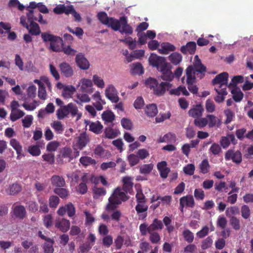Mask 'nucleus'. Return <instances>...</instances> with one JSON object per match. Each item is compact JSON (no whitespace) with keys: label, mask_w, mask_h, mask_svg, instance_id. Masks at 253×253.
I'll use <instances>...</instances> for the list:
<instances>
[{"label":"nucleus","mask_w":253,"mask_h":253,"mask_svg":"<svg viewBox=\"0 0 253 253\" xmlns=\"http://www.w3.org/2000/svg\"><path fill=\"white\" fill-rule=\"evenodd\" d=\"M231 93L233 100L236 102H240L243 98L244 94L239 88L234 87L231 90Z\"/></svg>","instance_id":"nucleus-36"},{"label":"nucleus","mask_w":253,"mask_h":253,"mask_svg":"<svg viewBox=\"0 0 253 253\" xmlns=\"http://www.w3.org/2000/svg\"><path fill=\"white\" fill-rule=\"evenodd\" d=\"M171 86L172 84L168 82H161L160 84L158 83L154 88V93L157 96H162L165 94L166 89H168Z\"/></svg>","instance_id":"nucleus-11"},{"label":"nucleus","mask_w":253,"mask_h":253,"mask_svg":"<svg viewBox=\"0 0 253 253\" xmlns=\"http://www.w3.org/2000/svg\"><path fill=\"white\" fill-rule=\"evenodd\" d=\"M183 238L187 243H191L194 239V234L189 229H185L182 232Z\"/></svg>","instance_id":"nucleus-48"},{"label":"nucleus","mask_w":253,"mask_h":253,"mask_svg":"<svg viewBox=\"0 0 253 253\" xmlns=\"http://www.w3.org/2000/svg\"><path fill=\"white\" fill-rule=\"evenodd\" d=\"M92 192L94 199H98L99 197L104 196L106 194V191L104 188L96 186L93 188Z\"/></svg>","instance_id":"nucleus-42"},{"label":"nucleus","mask_w":253,"mask_h":253,"mask_svg":"<svg viewBox=\"0 0 253 253\" xmlns=\"http://www.w3.org/2000/svg\"><path fill=\"white\" fill-rule=\"evenodd\" d=\"M104 133L106 137L110 139L116 137L118 134V131L114 130L111 127L106 128Z\"/></svg>","instance_id":"nucleus-57"},{"label":"nucleus","mask_w":253,"mask_h":253,"mask_svg":"<svg viewBox=\"0 0 253 253\" xmlns=\"http://www.w3.org/2000/svg\"><path fill=\"white\" fill-rule=\"evenodd\" d=\"M76 62L78 66L81 69L87 70L89 67V63L87 59L84 57V55L79 53L76 55Z\"/></svg>","instance_id":"nucleus-13"},{"label":"nucleus","mask_w":253,"mask_h":253,"mask_svg":"<svg viewBox=\"0 0 253 253\" xmlns=\"http://www.w3.org/2000/svg\"><path fill=\"white\" fill-rule=\"evenodd\" d=\"M102 128L103 126L99 121L92 122L89 125V130L95 134L100 133Z\"/></svg>","instance_id":"nucleus-34"},{"label":"nucleus","mask_w":253,"mask_h":253,"mask_svg":"<svg viewBox=\"0 0 253 253\" xmlns=\"http://www.w3.org/2000/svg\"><path fill=\"white\" fill-rule=\"evenodd\" d=\"M212 243L213 241L211 237L209 236L202 241L201 248L202 250H207L212 246Z\"/></svg>","instance_id":"nucleus-60"},{"label":"nucleus","mask_w":253,"mask_h":253,"mask_svg":"<svg viewBox=\"0 0 253 253\" xmlns=\"http://www.w3.org/2000/svg\"><path fill=\"white\" fill-rule=\"evenodd\" d=\"M176 135L174 133L169 132L165 134L163 137H160L158 140L159 143L169 142L176 140Z\"/></svg>","instance_id":"nucleus-40"},{"label":"nucleus","mask_w":253,"mask_h":253,"mask_svg":"<svg viewBox=\"0 0 253 253\" xmlns=\"http://www.w3.org/2000/svg\"><path fill=\"white\" fill-rule=\"evenodd\" d=\"M80 163L84 166H88L89 165H94L96 161L94 159L87 156L82 157L80 159Z\"/></svg>","instance_id":"nucleus-55"},{"label":"nucleus","mask_w":253,"mask_h":253,"mask_svg":"<svg viewBox=\"0 0 253 253\" xmlns=\"http://www.w3.org/2000/svg\"><path fill=\"white\" fill-rule=\"evenodd\" d=\"M131 74L132 75H142L144 73V69L141 63L138 62L131 65Z\"/></svg>","instance_id":"nucleus-35"},{"label":"nucleus","mask_w":253,"mask_h":253,"mask_svg":"<svg viewBox=\"0 0 253 253\" xmlns=\"http://www.w3.org/2000/svg\"><path fill=\"white\" fill-rule=\"evenodd\" d=\"M29 29H27L30 34L32 35L37 36L41 33V30L39 25L36 22H31L29 25Z\"/></svg>","instance_id":"nucleus-38"},{"label":"nucleus","mask_w":253,"mask_h":253,"mask_svg":"<svg viewBox=\"0 0 253 253\" xmlns=\"http://www.w3.org/2000/svg\"><path fill=\"white\" fill-rule=\"evenodd\" d=\"M101 117L105 124L111 123L115 119V115L111 110L104 111L101 115Z\"/></svg>","instance_id":"nucleus-29"},{"label":"nucleus","mask_w":253,"mask_h":253,"mask_svg":"<svg viewBox=\"0 0 253 253\" xmlns=\"http://www.w3.org/2000/svg\"><path fill=\"white\" fill-rule=\"evenodd\" d=\"M55 227L62 232L66 233L70 229V222L64 218L56 219L55 222Z\"/></svg>","instance_id":"nucleus-9"},{"label":"nucleus","mask_w":253,"mask_h":253,"mask_svg":"<svg viewBox=\"0 0 253 253\" xmlns=\"http://www.w3.org/2000/svg\"><path fill=\"white\" fill-rule=\"evenodd\" d=\"M169 93L176 96H179L181 94L185 96H189L190 94L186 87L183 85H179L176 88L171 89Z\"/></svg>","instance_id":"nucleus-28"},{"label":"nucleus","mask_w":253,"mask_h":253,"mask_svg":"<svg viewBox=\"0 0 253 253\" xmlns=\"http://www.w3.org/2000/svg\"><path fill=\"white\" fill-rule=\"evenodd\" d=\"M25 115V113L21 110H17L13 112H11L10 119L12 122H15L17 120L23 117Z\"/></svg>","instance_id":"nucleus-43"},{"label":"nucleus","mask_w":253,"mask_h":253,"mask_svg":"<svg viewBox=\"0 0 253 253\" xmlns=\"http://www.w3.org/2000/svg\"><path fill=\"white\" fill-rule=\"evenodd\" d=\"M81 89L83 92L90 93L92 92L91 87L92 86V81L89 79H82L81 80Z\"/></svg>","instance_id":"nucleus-23"},{"label":"nucleus","mask_w":253,"mask_h":253,"mask_svg":"<svg viewBox=\"0 0 253 253\" xmlns=\"http://www.w3.org/2000/svg\"><path fill=\"white\" fill-rule=\"evenodd\" d=\"M132 178L130 176L124 177L122 181L123 182V185L122 189L126 192H130L132 189L133 183L132 182Z\"/></svg>","instance_id":"nucleus-24"},{"label":"nucleus","mask_w":253,"mask_h":253,"mask_svg":"<svg viewBox=\"0 0 253 253\" xmlns=\"http://www.w3.org/2000/svg\"><path fill=\"white\" fill-rule=\"evenodd\" d=\"M35 14V13L34 10H29V12L27 13V20L30 23H31V22H35L34 21H38L41 24H47V21L42 19V16L41 14H38L39 19L34 18Z\"/></svg>","instance_id":"nucleus-20"},{"label":"nucleus","mask_w":253,"mask_h":253,"mask_svg":"<svg viewBox=\"0 0 253 253\" xmlns=\"http://www.w3.org/2000/svg\"><path fill=\"white\" fill-rule=\"evenodd\" d=\"M66 212L70 217L74 216L75 214V208L72 203H69L65 205Z\"/></svg>","instance_id":"nucleus-61"},{"label":"nucleus","mask_w":253,"mask_h":253,"mask_svg":"<svg viewBox=\"0 0 253 253\" xmlns=\"http://www.w3.org/2000/svg\"><path fill=\"white\" fill-rule=\"evenodd\" d=\"M43 223L46 228L49 229L53 225V218L51 214L45 215L43 218Z\"/></svg>","instance_id":"nucleus-58"},{"label":"nucleus","mask_w":253,"mask_h":253,"mask_svg":"<svg viewBox=\"0 0 253 253\" xmlns=\"http://www.w3.org/2000/svg\"><path fill=\"white\" fill-rule=\"evenodd\" d=\"M121 27L119 31L121 34L131 35L133 34V30L132 27L128 24L127 17L126 16L121 17Z\"/></svg>","instance_id":"nucleus-6"},{"label":"nucleus","mask_w":253,"mask_h":253,"mask_svg":"<svg viewBox=\"0 0 253 253\" xmlns=\"http://www.w3.org/2000/svg\"><path fill=\"white\" fill-rule=\"evenodd\" d=\"M160 71L162 73L161 78L163 80L170 82L173 80L174 75L171 70L168 68L167 64L161 68Z\"/></svg>","instance_id":"nucleus-16"},{"label":"nucleus","mask_w":253,"mask_h":253,"mask_svg":"<svg viewBox=\"0 0 253 253\" xmlns=\"http://www.w3.org/2000/svg\"><path fill=\"white\" fill-rule=\"evenodd\" d=\"M10 145L16 150L18 156L17 158L20 159L21 152L22 151V147L19 142L16 139H11L10 141Z\"/></svg>","instance_id":"nucleus-37"},{"label":"nucleus","mask_w":253,"mask_h":253,"mask_svg":"<svg viewBox=\"0 0 253 253\" xmlns=\"http://www.w3.org/2000/svg\"><path fill=\"white\" fill-rule=\"evenodd\" d=\"M135 210L138 214V217L139 220H144L147 216L148 207L146 203H137L135 206Z\"/></svg>","instance_id":"nucleus-10"},{"label":"nucleus","mask_w":253,"mask_h":253,"mask_svg":"<svg viewBox=\"0 0 253 253\" xmlns=\"http://www.w3.org/2000/svg\"><path fill=\"white\" fill-rule=\"evenodd\" d=\"M53 191L62 199L66 198L69 195V191L66 189L63 188H56L54 189Z\"/></svg>","instance_id":"nucleus-53"},{"label":"nucleus","mask_w":253,"mask_h":253,"mask_svg":"<svg viewBox=\"0 0 253 253\" xmlns=\"http://www.w3.org/2000/svg\"><path fill=\"white\" fill-rule=\"evenodd\" d=\"M28 152L33 156H38L41 154V151L39 145H32L29 147Z\"/></svg>","instance_id":"nucleus-56"},{"label":"nucleus","mask_w":253,"mask_h":253,"mask_svg":"<svg viewBox=\"0 0 253 253\" xmlns=\"http://www.w3.org/2000/svg\"><path fill=\"white\" fill-rule=\"evenodd\" d=\"M186 74L187 77L186 83L187 84L190 83H195L196 82L195 75L199 77L198 73H196L194 71L193 67L192 66H189L186 69Z\"/></svg>","instance_id":"nucleus-19"},{"label":"nucleus","mask_w":253,"mask_h":253,"mask_svg":"<svg viewBox=\"0 0 253 253\" xmlns=\"http://www.w3.org/2000/svg\"><path fill=\"white\" fill-rule=\"evenodd\" d=\"M154 168L153 164H144L140 167L139 172L141 174H147L150 173Z\"/></svg>","instance_id":"nucleus-45"},{"label":"nucleus","mask_w":253,"mask_h":253,"mask_svg":"<svg viewBox=\"0 0 253 253\" xmlns=\"http://www.w3.org/2000/svg\"><path fill=\"white\" fill-rule=\"evenodd\" d=\"M97 18L101 23L103 24L106 25L108 24V22L110 20V17L107 16V13L105 12L101 11L99 12L97 14Z\"/></svg>","instance_id":"nucleus-50"},{"label":"nucleus","mask_w":253,"mask_h":253,"mask_svg":"<svg viewBox=\"0 0 253 253\" xmlns=\"http://www.w3.org/2000/svg\"><path fill=\"white\" fill-rule=\"evenodd\" d=\"M43 245V249L45 253H52L53 252V244L54 241L52 239L46 241Z\"/></svg>","instance_id":"nucleus-54"},{"label":"nucleus","mask_w":253,"mask_h":253,"mask_svg":"<svg viewBox=\"0 0 253 253\" xmlns=\"http://www.w3.org/2000/svg\"><path fill=\"white\" fill-rule=\"evenodd\" d=\"M241 215L243 218L248 219L251 215V211L248 205H244L241 209Z\"/></svg>","instance_id":"nucleus-59"},{"label":"nucleus","mask_w":253,"mask_h":253,"mask_svg":"<svg viewBox=\"0 0 253 253\" xmlns=\"http://www.w3.org/2000/svg\"><path fill=\"white\" fill-rule=\"evenodd\" d=\"M145 112L148 116L154 117L158 113L157 106L155 104H149L146 107Z\"/></svg>","instance_id":"nucleus-32"},{"label":"nucleus","mask_w":253,"mask_h":253,"mask_svg":"<svg viewBox=\"0 0 253 253\" xmlns=\"http://www.w3.org/2000/svg\"><path fill=\"white\" fill-rule=\"evenodd\" d=\"M179 202L185 207L193 208L195 206L194 198L191 195H187L180 198Z\"/></svg>","instance_id":"nucleus-21"},{"label":"nucleus","mask_w":253,"mask_h":253,"mask_svg":"<svg viewBox=\"0 0 253 253\" xmlns=\"http://www.w3.org/2000/svg\"><path fill=\"white\" fill-rule=\"evenodd\" d=\"M60 154L62 158L69 159V161L73 158L72 156V150L70 148L64 147L61 149Z\"/></svg>","instance_id":"nucleus-46"},{"label":"nucleus","mask_w":253,"mask_h":253,"mask_svg":"<svg viewBox=\"0 0 253 253\" xmlns=\"http://www.w3.org/2000/svg\"><path fill=\"white\" fill-rule=\"evenodd\" d=\"M227 88L215 87L214 89L217 93L216 96L214 98L215 102L217 103L222 102L225 99V96L227 94Z\"/></svg>","instance_id":"nucleus-26"},{"label":"nucleus","mask_w":253,"mask_h":253,"mask_svg":"<svg viewBox=\"0 0 253 253\" xmlns=\"http://www.w3.org/2000/svg\"><path fill=\"white\" fill-rule=\"evenodd\" d=\"M195 169V167L194 165L189 164L183 168V170L186 174L192 175L194 173Z\"/></svg>","instance_id":"nucleus-64"},{"label":"nucleus","mask_w":253,"mask_h":253,"mask_svg":"<svg viewBox=\"0 0 253 253\" xmlns=\"http://www.w3.org/2000/svg\"><path fill=\"white\" fill-rule=\"evenodd\" d=\"M12 216L20 220L23 219L26 216L25 208L22 205L13 206L12 208Z\"/></svg>","instance_id":"nucleus-8"},{"label":"nucleus","mask_w":253,"mask_h":253,"mask_svg":"<svg viewBox=\"0 0 253 253\" xmlns=\"http://www.w3.org/2000/svg\"><path fill=\"white\" fill-rule=\"evenodd\" d=\"M120 42L125 43L127 44L128 46V48L130 50H133L136 48V43L135 40H133L131 37H128V38L122 39L120 40Z\"/></svg>","instance_id":"nucleus-47"},{"label":"nucleus","mask_w":253,"mask_h":253,"mask_svg":"<svg viewBox=\"0 0 253 253\" xmlns=\"http://www.w3.org/2000/svg\"><path fill=\"white\" fill-rule=\"evenodd\" d=\"M228 74L226 72L221 73L212 80V83L213 85L219 84L216 87L227 88L228 87Z\"/></svg>","instance_id":"nucleus-3"},{"label":"nucleus","mask_w":253,"mask_h":253,"mask_svg":"<svg viewBox=\"0 0 253 253\" xmlns=\"http://www.w3.org/2000/svg\"><path fill=\"white\" fill-rule=\"evenodd\" d=\"M175 50V47L169 42H163L161 45V47L158 49L160 53L167 54L170 51Z\"/></svg>","instance_id":"nucleus-25"},{"label":"nucleus","mask_w":253,"mask_h":253,"mask_svg":"<svg viewBox=\"0 0 253 253\" xmlns=\"http://www.w3.org/2000/svg\"><path fill=\"white\" fill-rule=\"evenodd\" d=\"M122 190L119 187L115 189L108 199V203L106 208L107 211L115 210L118 205L129 199V197L126 195L127 193L122 191Z\"/></svg>","instance_id":"nucleus-1"},{"label":"nucleus","mask_w":253,"mask_h":253,"mask_svg":"<svg viewBox=\"0 0 253 253\" xmlns=\"http://www.w3.org/2000/svg\"><path fill=\"white\" fill-rule=\"evenodd\" d=\"M182 57L178 52H173L169 56V60L174 65H177L181 61Z\"/></svg>","instance_id":"nucleus-39"},{"label":"nucleus","mask_w":253,"mask_h":253,"mask_svg":"<svg viewBox=\"0 0 253 253\" xmlns=\"http://www.w3.org/2000/svg\"><path fill=\"white\" fill-rule=\"evenodd\" d=\"M244 82V78L241 75H238L233 77L231 82L228 84V87L233 86L234 87H237V84L239 83H242Z\"/></svg>","instance_id":"nucleus-51"},{"label":"nucleus","mask_w":253,"mask_h":253,"mask_svg":"<svg viewBox=\"0 0 253 253\" xmlns=\"http://www.w3.org/2000/svg\"><path fill=\"white\" fill-rule=\"evenodd\" d=\"M167 163L166 161L159 162L157 164V169L160 172V176L163 178H166L170 172V169L167 167Z\"/></svg>","instance_id":"nucleus-15"},{"label":"nucleus","mask_w":253,"mask_h":253,"mask_svg":"<svg viewBox=\"0 0 253 253\" xmlns=\"http://www.w3.org/2000/svg\"><path fill=\"white\" fill-rule=\"evenodd\" d=\"M63 46V41L60 37H56L52 42L50 43V49L53 51H60Z\"/></svg>","instance_id":"nucleus-22"},{"label":"nucleus","mask_w":253,"mask_h":253,"mask_svg":"<svg viewBox=\"0 0 253 253\" xmlns=\"http://www.w3.org/2000/svg\"><path fill=\"white\" fill-rule=\"evenodd\" d=\"M204 110L201 105H197L189 110L188 114L190 117L197 119L202 116Z\"/></svg>","instance_id":"nucleus-17"},{"label":"nucleus","mask_w":253,"mask_h":253,"mask_svg":"<svg viewBox=\"0 0 253 253\" xmlns=\"http://www.w3.org/2000/svg\"><path fill=\"white\" fill-rule=\"evenodd\" d=\"M78 109L77 106L73 103H70L67 105L63 106L58 109L56 111L57 118L62 120L70 114L72 117H74L78 115L77 120L81 117V114H78Z\"/></svg>","instance_id":"nucleus-2"},{"label":"nucleus","mask_w":253,"mask_h":253,"mask_svg":"<svg viewBox=\"0 0 253 253\" xmlns=\"http://www.w3.org/2000/svg\"><path fill=\"white\" fill-rule=\"evenodd\" d=\"M226 160H232L233 162L236 164H240L242 162V154L239 151L228 150L225 154Z\"/></svg>","instance_id":"nucleus-5"},{"label":"nucleus","mask_w":253,"mask_h":253,"mask_svg":"<svg viewBox=\"0 0 253 253\" xmlns=\"http://www.w3.org/2000/svg\"><path fill=\"white\" fill-rule=\"evenodd\" d=\"M200 172L203 174L207 173L210 171V165L207 159L203 160L199 165Z\"/></svg>","instance_id":"nucleus-44"},{"label":"nucleus","mask_w":253,"mask_h":253,"mask_svg":"<svg viewBox=\"0 0 253 253\" xmlns=\"http://www.w3.org/2000/svg\"><path fill=\"white\" fill-rule=\"evenodd\" d=\"M127 160L131 167L137 165L139 162V159L137 155L133 154H130L128 156Z\"/></svg>","instance_id":"nucleus-63"},{"label":"nucleus","mask_w":253,"mask_h":253,"mask_svg":"<svg viewBox=\"0 0 253 253\" xmlns=\"http://www.w3.org/2000/svg\"><path fill=\"white\" fill-rule=\"evenodd\" d=\"M208 124V120L205 118H198L194 120V125L199 127L203 128Z\"/></svg>","instance_id":"nucleus-52"},{"label":"nucleus","mask_w":253,"mask_h":253,"mask_svg":"<svg viewBox=\"0 0 253 253\" xmlns=\"http://www.w3.org/2000/svg\"><path fill=\"white\" fill-rule=\"evenodd\" d=\"M61 74L66 78L71 77L73 75L74 71L69 64L63 62L59 66Z\"/></svg>","instance_id":"nucleus-14"},{"label":"nucleus","mask_w":253,"mask_h":253,"mask_svg":"<svg viewBox=\"0 0 253 253\" xmlns=\"http://www.w3.org/2000/svg\"><path fill=\"white\" fill-rule=\"evenodd\" d=\"M22 190V186L18 183H14L10 185L6 189L7 193L10 195H15L18 194Z\"/></svg>","instance_id":"nucleus-27"},{"label":"nucleus","mask_w":253,"mask_h":253,"mask_svg":"<svg viewBox=\"0 0 253 253\" xmlns=\"http://www.w3.org/2000/svg\"><path fill=\"white\" fill-rule=\"evenodd\" d=\"M43 160L49 165H53L55 162V156L53 154L48 153L42 155Z\"/></svg>","instance_id":"nucleus-62"},{"label":"nucleus","mask_w":253,"mask_h":253,"mask_svg":"<svg viewBox=\"0 0 253 253\" xmlns=\"http://www.w3.org/2000/svg\"><path fill=\"white\" fill-rule=\"evenodd\" d=\"M194 71L200 74L199 77L202 79L204 77L206 72V67L201 62L200 59H198L193 63Z\"/></svg>","instance_id":"nucleus-18"},{"label":"nucleus","mask_w":253,"mask_h":253,"mask_svg":"<svg viewBox=\"0 0 253 253\" xmlns=\"http://www.w3.org/2000/svg\"><path fill=\"white\" fill-rule=\"evenodd\" d=\"M90 139L85 132L81 133L77 138L76 146L80 150L83 149L89 142Z\"/></svg>","instance_id":"nucleus-12"},{"label":"nucleus","mask_w":253,"mask_h":253,"mask_svg":"<svg viewBox=\"0 0 253 253\" xmlns=\"http://www.w3.org/2000/svg\"><path fill=\"white\" fill-rule=\"evenodd\" d=\"M105 96L113 103H117L119 100L118 91L112 84L109 85L106 88Z\"/></svg>","instance_id":"nucleus-7"},{"label":"nucleus","mask_w":253,"mask_h":253,"mask_svg":"<svg viewBox=\"0 0 253 253\" xmlns=\"http://www.w3.org/2000/svg\"><path fill=\"white\" fill-rule=\"evenodd\" d=\"M149 63L153 67L161 68L165 65L167 63L165 58L159 56L155 53H151L149 58Z\"/></svg>","instance_id":"nucleus-4"},{"label":"nucleus","mask_w":253,"mask_h":253,"mask_svg":"<svg viewBox=\"0 0 253 253\" xmlns=\"http://www.w3.org/2000/svg\"><path fill=\"white\" fill-rule=\"evenodd\" d=\"M108 24L106 25L109 27H111L115 31H119L121 26V17L119 20H117L113 17H110Z\"/></svg>","instance_id":"nucleus-33"},{"label":"nucleus","mask_w":253,"mask_h":253,"mask_svg":"<svg viewBox=\"0 0 253 253\" xmlns=\"http://www.w3.org/2000/svg\"><path fill=\"white\" fill-rule=\"evenodd\" d=\"M76 91L75 88L72 85L66 86L64 87L62 91V96L65 98L71 97Z\"/></svg>","instance_id":"nucleus-41"},{"label":"nucleus","mask_w":253,"mask_h":253,"mask_svg":"<svg viewBox=\"0 0 253 253\" xmlns=\"http://www.w3.org/2000/svg\"><path fill=\"white\" fill-rule=\"evenodd\" d=\"M51 182L52 185L62 187L65 185L64 179L59 175H54L51 178Z\"/></svg>","instance_id":"nucleus-31"},{"label":"nucleus","mask_w":253,"mask_h":253,"mask_svg":"<svg viewBox=\"0 0 253 253\" xmlns=\"http://www.w3.org/2000/svg\"><path fill=\"white\" fill-rule=\"evenodd\" d=\"M163 227L162 221L157 218H155L152 223L149 226V233L154 232L157 230H162Z\"/></svg>","instance_id":"nucleus-30"},{"label":"nucleus","mask_w":253,"mask_h":253,"mask_svg":"<svg viewBox=\"0 0 253 253\" xmlns=\"http://www.w3.org/2000/svg\"><path fill=\"white\" fill-rule=\"evenodd\" d=\"M51 127L58 134H61L64 131V127L61 122L60 121H54L51 125Z\"/></svg>","instance_id":"nucleus-49"}]
</instances>
